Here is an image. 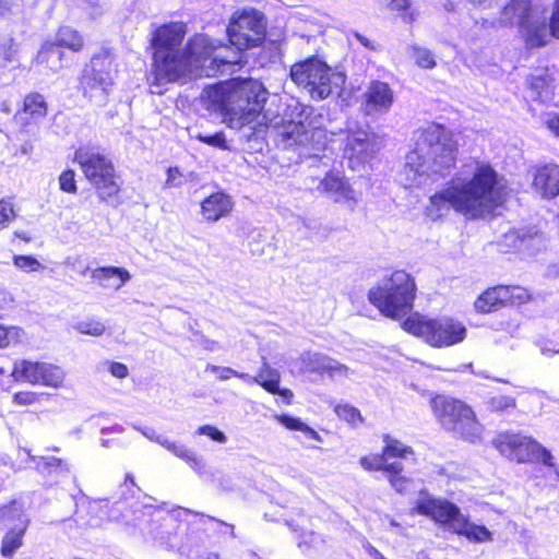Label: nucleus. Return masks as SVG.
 <instances>
[{
    "mask_svg": "<svg viewBox=\"0 0 559 559\" xmlns=\"http://www.w3.org/2000/svg\"><path fill=\"white\" fill-rule=\"evenodd\" d=\"M507 197V187L489 165L477 164L471 176L454 177L447 188L429 199L426 214L436 221L451 210L475 219L486 217L500 207Z\"/></svg>",
    "mask_w": 559,
    "mask_h": 559,
    "instance_id": "2",
    "label": "nucleus"
},
{
    "mask_svg": "<svg viewBox=\"0 0 559 559\" xmlns=\"http://www.w3.org/2000/svg\"><path fill=\"white\" fill-rule=\"evenodd\" d=\"M75 174L73 170H64L60 176H59V186H60V189L63 191V192H67V193H75L78 188H76V183H75Z\"/></svg>",
    "mask_w": 559,
    "mask_h": 559,
    "instance_id": "51",
    "label": "nucleus"
},
{
    "mask_svg": "<svg viewBox=\"0 0 559 559\" xmlns=\"http://www.w3.org/2000/svg\"><path fill=\"white\" fill-rule=\"evenodd\" d=\"M234 207L233 199L222 191L212 193L201 203V215L210 223L219 221L229 215Z\"/></svg>",
    "mask_w": 559,
    "mask_h": 559,
    "instance_id": "23",
    "label": "nucleus"
},
{
    "mask_svg": "<svg viewBox=\"0 0 559 559\" xmlns=\"http://www.w3.org/2000/svg\"><path fill=\"white\" fill-rule=\"evenodd\" d=\"M507 290L504 285L493 286L485 290L474 302L477 312L488 313L506 305Z\"/></svg>",
    "mask_w": 559,
    "mask_h": 559,
    "instance_id": "28",
    "label": "nucleus"
},
{
    "mask_svg": "<svg viewBox=\"0 0 559 559\" xmlns=\"http://www.w3.org/2000/svg\"><path fill=\"white\" fill-rule=\"evenodd\" d=\"M518 450L513 461L518 463L542 462L545 465H552V455L540 443L531 437L521 435Z\"/></svg>",
    "mask_w": 559,
    "mask_h": 559,
    "instance_id": "22",
    "label": "nucleus"
},
{
    "mask_svg": "<svg viewBox=\"0 0 559 559\" xmlns=\"http://www.w3.org/2000/svg\"><path fill=\"white\" fill-rule=\"evenodd\" d=\"M4 292L0 288V310L3 309ZM23 329L14 325L0 324V348L15 346L24 340Z\"/></svg>",
    "mask_w": 559,
    "mask_h": 559,
    "instance_id": "31",
    "label": "nucleus"
},
{
    "mask_svg": "<svg viewBox=\"0 0 559 559\" xmlns=\"http://www.w3.org/2000/svg\"><path fill=\"white\" fill-rule=\"evenodd\" d=\"M380 150V143L373 134L366 130H356L348 133L344 147V156L348 159L349 167L358 170Z\"/></svg>",
    "mask_w": 559,
    "mask_h": 559,
    "instance_id": "16",
    "label": "nucleus"
},
{
    "mask_svg": "<svg viewBox=\"0 0 559 559\" xmlns=\"http://www.w3.org/2000/svg\"><path fill=\"white\" fill-rule=\"evenodd\" d=\"M521 433L510 431L499 432L491 441L492 447L507 459L513 461L514 454L518 450L519 439Z\"/></svg>",
    "mask_w": 559,
    "mask_h": 559,
    "instance_id": "30",
    "label": "nucleus"
},
{
    "mask_svg": "<svg viewBox=\"0 0 559 559\" xmlns=\"http://www.w3.org/2000/svg\"><path fill=\"white\" fill-rule=\"evenodd\" d=\"M133 428L140 431L148 440L158 443L177 457L186 461L193 469L201 471L203 468V459L198 456L193 451L189 450L183 444H179L166 437L157 435L156 431L150 427L133 426Z\"/></svg>",
    "mask_w": 559,
    "mask_h": 559,
    "instance_id": "21",
    "label": "nucleus"
},
{
    "mask_svg": "<svg viewBox=\"0 0 559 559\" xmlns=\"http://www.w3.org/2000/svg\"><path fill=\"white\" fill-rule=\"evenodd\" d=\"M228 38L237 51L233 56H225L216 50L222 57L233 60L240 57V61L234 64L225 66L221 69L219 74L226 72H235L236 68L240 69L243 60V50L258 46L265 36V25L263 14L253 9H243L235 12L227 27Z\"/></svg>",
    "mask_w": 559,
    "mask_h": 559,
    "instance_id": "12",
    "label": "nucleus"
},
{
    "mask_svg": "<svg viewBox=\"0 0 559 559\" xmlns=\"http://www.w3.org/2000/svg\"><path fill=\"white\" fill-rule=\"evenodd\" d=\"M352 36L361 45L364 46L365 48L369 49V50H374L376 47L373 45V43L367 38L365 35L358 33V32H353L352 33Z\"/></svg>",
    "mask_w": 559,
    "mask_h": 559,
    "instance_id": "56",
    "label": "nucleus"
},
{
    "mask_svg": "<svg viewBox=\"0 0 559 559\" xmlns=\"http://www.w3.org/2000/svg\"><path fill=\"white\" fill-rule=\"evenodd\" d=\"M109 371L114 377H116L118 379H123L129 373L128 367L121 362H111L110 367H109Z\"/></svg>",
    "mask_w": 559,
    "mask_h": 559,
    "instance_id": "55",
    "label": "nucleus"
},
{
    "mask_svg": "<svg viewBox=\"0 0 559 559\" xmlns=\"http://www.w3.org/2000/svg\"><path fill=\"white\" fill-rule=\"evenodd\" d=\"M197 433L201 435V436H206V437L211 438L213 441L218 442V443L227 442L226 435L212 425H203V426L199 427L197 430Z\"/></svg>",
    "mask_w": 559,
    "mask_h": 559,
    "instance_id": "50",
    "label": "nucleus"
},
{
    "mask_svg": "<svg viewBox=\"0 0 559 559\" xmlns=\"http://www.w3.org/2000/svg\"><path fill=\"white\" fill-rule=\"evenodd\" d=\"M118 69L108 50L95 53L83 68L80 87L84 97L97 106H105L112 93Z\"/></svg>",
    "mask_w": 559,
    "mask_h": 559,
    "instance_id": "13",
    "label": "nucleus"
},
{
    "mask_svg": "<svg viewBox=\"0 0 559 559\" xmlns=\"http://www.w3.org/2000/svg\"><path fill=\"white\" fill-rule=\"evenodd\" d=\"M91 277L104 288L119 290L131 280V274L123 267L100 266L92 271Z\"/></svg>",
    "mask_w": 559,
    "mask_h": 559,
    "instance_id": "26",
    "label": "nucleus"
},
{
    "mask_svg": "<svg viewBox=\"0 0 559 559\" xmlns=\"http://www.w3.org/2000/svg\"><path fill=\"white\" fill-rule=\"evenodd\" d=\"M533 188L545 199L559 194V165H545L538 168L533 178Z\"/></svg>",
    "mask_w": 559,
    "mask_h": 559,
    "instance_id": "24",
    "label": "nucleus"
},
{
    "mask_svg": "<svg viewBox=\"0 0 559 559\" xmlns=\"http://www.w3.org/2000/svg\"><path fill=\"white\" fill-rule=\"evenodd\" d=\"M205 370L216 374L217 379L221 381H226V380L230 379L231 377H236V378H239L248 383H253L252 376H250L249 373L239 372L230 367H221V366L209 364L206 366Z\"/></svg>",
    "mask_w": 559,
    "mask_h": 559,
    "instance_id": "38",
    "label": "nucleus"
},
{
    "mask_svg": "<svg viewBox=\"0 0 559 559\" xmlns=\"http://www.w3.org/2000/svg\"><path fill=\"white\" fill-rule=\"evenodd\" d=\"M182 185V175L178 168H168L167 179L165 182L166 188H176Z\"/></svg>",
    "mask_w": 559,
    "mask_h": 559,
    "instance_id": "53",
    "label": "nucleus"
},
{
    "mask_svg": "<svg viewBox=\"0 0 559 559\" xmlns=\"http://www.w3.org/2000/svg\"><path fill=\"white\" fill-rule=\"evenodd\" d=\"M535 345L544 356L559 354V348L551 341L540 338L535 342Z\"/></svg>",
    "mask_w": 559,
    "mask_h": 559,
    "instance_id": "52",
    "label": "nucleus"
},
{
    "mask_svg": "<svg viewBox=\"0 0 559 559\" xmlns=\"http://www.w3.org/2000/svg\"><path fill=\"white\" fill-rule=\"evenodd\" d=\"M195 139H198L200 142H203L207 145L218 147L222 150H228L227 142H226V139H225V135L223 132H217L212 135H204V134L199 133L195 135Z\"/></svg>",
    "mask_w": 559,
    "mask_h": 559,
    "instance_id": "49",
    "label": "nucleus"
},
{
    "mask_svg": "<svg viewBox=\"0 0 559 559\" xmlns=\"http://www.w3.org/2000/svg\"><path fill=\"white\" fill-rule=\"evenodd\" d=\"M13 265L22 272L34 273L44 269V265L33 255L15 254Z\"/></svg>",
    "mask_w": 559,
    "mask_h": 559,
    "instance_id": "40",
    "label": "nucleus"
},
{
    "mask_svg": "<svg viewBox=\"0 0 559 559\" xmlns=\"http://www.w3.org/2000/svg\"><path fill=\"white\" fill-rule=\"evenodd\" d=\"M122 431H123V427H121L119 425H116V426L110 427V428H103L102 429L103 433H106V432H117V433H120Z\"/></svg>",
    "mask_w": 559,
    "mask_h": 559,
    "instance_id": "60",
    "label": "nucleus"
},
{
    "mask_svg": "<svg viewBox=\"0 0 559 559\" xmlns=\"http://www.w3.org/2000/svg\"><path fill=\"white\" fill-rule=\"evenodd\" d=\"M545 123L547 128L555 133L557 136H559V117L558 116H549Z\"/></svg>",
    "mask_w": 559,
    "mask_h": 559,
    "instance_id": "57",
    "label": "nucleus"
},
{
    "mask_svg": "<svg viewBox=\"0 0 559 559\" xmlns=\"http://www.w3.org/2000/svg\"><path fill=\"white\" fill-rule=\"evenodd\" d=\"M85 178L97 190L102 200L116 195L120 190L112 162L104 154L91 150L79 148L74 154Z\"/></svg>",
    "mask_w": 559,
    "mask_h": 559,
    "instance_id": "14",
    "label": "nucleus"
},
{
    "mask_svg": "<svg viewBox=\"0 0 559 559\" xmlns=\"http://www.w3.org/2000/svg\"><path fill=\"white\" fill-rule=\"evenodd\" d=\"M276 418L287 429L302 431L310 436L312 439H318V433L312 428L304 424L300 419L290 417L288 415H280L276 416Z\"/></svg>",
    "mask_w": 559,
    "mask_h": 559,
    "instance_id": "43",
    "label": "nucleus"
},
{
    "mask_svg": "<svg viewBox=\"0 0 559 559\" xmlns=\"http://www.w3.org/2000/svg\"><path fill=\"white\" fill-rule=\"evenodd\" d=\"M415 146L405 156L401 182L405 187L424 185L433 175L450 170L456 160L453 133L439 123H429L414 133Z\"/></svg>",
    "mask_w": 559,
    "mask_h": 559,
    "instance_id": "3",
    "label": "nucleus"
},
{
    "mask_svg": "<svg viewBox=\"0 0 559 559\" xmlns=\"http://www.w3.org/2000/svg\"><path fill=\"white\" fill-rule=\"evenodd\" d=\"M210 519H211V520H214V521H216V522H218V523H219V524H222V525H225V526L229 527V528H230V535H231V537H235L234 525H231V524H227V523H225V522H223V521H221V520H216V519H214V518H210Z\"/></svg>",
    "mask_w": 559,
    "mask_h": 559,
    "instance_id": "62",
    "label": "nucleus"
},
{
    "mask_svg": "<svg viewBox=\"0 0 559 559\" xmlns=\"http://www.w3.org/2000/svg\"><path fill=\"white\" fill-rule=\"evenodd\" d=\"M14 218L13 204L8 200H0V230L7 228Z\"/></svg>",
    "mask_w": 559,
    "mask_h": 559,
    "instance_id": "48",
    "label": "nucleus"
},
{
    "mask_svg": "<svg viewBox=\"0 0 559 559\" xmlns=\"http://www.w3.org/2000/svg\"><path fill=\"white\" fill-rule=\"evenodd\" d=\"M394 92L382 81H371L362 94L361 109L367 116H380L390 111L394 104Z\"/></svg>",
    "mask_w": 559,
    "mask_h": 559,
    "instance_id": "18",
    "label": "nucleus"
},
{
    "mask_svg": "<svg viewBox=\"0 0 559 559\" xmlns=\"http://www.w3.org/2000/svg\"><path fill=\"white\" fill-rule=\"evenodd\" d=\"M472 3L483 8H491L497 1L496 0H469Z\"/></svg>",
    "mask_w": 559,
    "mask_h": 559,
    "instance_id": "58",
    "label": "nucleus"
},
{
    "mask_svg": "<svg viewBox=\"0 0 559 559\" xmlns=\"http://www.w3.org/2000/svg\"><path fill=\"white\" fill-rule=\"evenodd\" d=\"M24 530L9 531L2 538L1 555L10 558L23 545Z\"/></svg>",
    "mask_w": 559,
    "mask_h": 559,
    "instance_id": "35",
    "label": "nucleus"
},
{
    "mask_svg": "<svg viewBox=\"0 0 559 559\" xmlns=\"http://www.w3.org/2000/svg\"><path fill=\"white\" fill-rule=\"evenodd\" d=\"M252 382L259 384L271 394H277L290 403L294 394L289 389H281V373L277 369L271 367L269 362L263 359L262 366L258 373L252 378Z\"/></svg>",
    "mask_w": 559,
    "mask_h": 559,
    "instance_id": "25",
    "label": "nucleus"
},
{
    "mask_svg": "<svg viewBox=\"0 0 559 559\" xmlns=\"http://www.w3.org/2000/svg\"><path fill=\"white\" fill-rule=\"evenodd\" d=\"M372 556H373V559H386L380 551H378L377 549H372Z\"/></svg>",
    "mask_w": 559,
    "mask_h": 559,
    "instance_id": "63",
    "label": "nucleus"
},
{
    "mask_svg": "<svg viewBox=\"0 0 559 559\" xmlns=\"http://www.w3.org/2000/svg\"><path fill=\"white\" fill-rule=\"evenodd\" d=\"M318 192L326 195L335 203L354 209L359 201V193L348 179L338 173H328L317 186Z\"/></svg>",
    "mask_w": 559,
    "mask_h": 559,
    "instance_id": "17",
    "label": "nucleus"
},
{
    "mask_svg": "<svg viewBox=\"0 0 559 559\" xmlns=\"http://www.w3.org/2000/svg\"><path fill=\"white\" fill-rule=\"evenodd\" d=\"M360 466L369 472L372 471H382L384 473H389L390 471H397L399 469V462H388V457L385 453L380 454H369L366 456H362L359 460Z\"/></svg>",
    "mask_w": 559,
    "mask_h": 559,
    "instance_id": "32",
    "label": "nucleus"
},
{
    "mask_svg": "<svg viewBox=\"0 0 559 559\" xmlns=\"http://www.w3.org/2000/svg\"><path fill=\"white\" fill-rule=\"evenodd\" d=\"M84 46L82 35L70 26H61L56 33L53 41H47L38 52L37 60L41 63H49L50 58L57 57L59 60L63 57V51L58 47L68 48L74 52L80 51Z\"/></svg>",
    "mask_w": 559,
    "mask_h": 559,
    "instance_id": "19",
    "label": "nucleus"
},
{
    "mask_svg": "<svg viewBox=\"0 0 559 559\" xmlns=\"http://www.w3.org/2000/svg\"><path fill=\"white\" fill-rule=\"evenodd\" d=\"M409 49L413 60L419 68L431 70L437 66L435 56L428 48L412 46Z\"/></svg>",
    "mask_w": 559,
    "mask_h": 559,
    "instance_id": "37",
    "label": "nucleus"
},
{
    "mask_svg": "<svg viewBox=\"0 0 559 559\" xmlns=\"http://www.w3.org/2000/svg\"><path fill=\"white\" fill-rule=\"evenodd\" d=\"M304 119L284 123L277 131V142L300 158H318L328 148L326 130L321 127L322 116L312 108L302 109Z\"/></svg>",
    "mask_w": 559,
    "mask_h": 559,
    "instance_id": "5",
    "label": "nucleus"
},
{
    "mask_svg": "<svg viewBox=\"0 0 559 559\" xmlns=\"http://www.w3.org/2000/svg\"><path fill=\"white\" fill-rule=\"evenodd\" d=\"M102 445L103 447H108L109 445V441L108 440H103Z\"/></svg>",
    "mask_w": 559,
    "mask_h": 559,
    "instance_id": "64",
    "label": "nucleus"
},
{
    "mask_svg": "<svg viewBox=\"0 0 559 559\" xmlns=\"http://www.w3.org/2000/svg\"><path fill=\"white\" fill-rule=\"evenodd\" d=\"M123 486L127 487V488L135 486L134 478H133V476L131 474H127L126 475V479H124Z\"/></svg>",
    "mask_w": 559,
    "mask_h": 559,
    "instance_id": "61",
    "label": "nucleus"
},
{
    "mask_svg": "<svg viewBox=\"0 0 559 559\" xmlns=\"http://www.w3.org/2000/svg\"><path fill=\"white\" fill-rule=\"evenodd\" d=\"M11 376L16 382L45 388L60 389L66 380V371L60 366L28 359L16 360Z\"/></svg>",
    "mask_w": 559,
    "mask_h": 559,
    "instance_id": "15",
    "label": "nucleus"
},
{
    "mask_svg": "<svg viewBox=\"0 0 559 559\" xmlns=\"http://www.w3.org/2000/svg\"><path fill=\"white\" fill-rule=\"evenodd\" d=\"M231 79L228 81L219 82L216 85L205 87L202 93V98L219 108L227 120V100L231 90Z\"/></svg>",
    "mask_w": 559,
    "mask_h": 559,
    "instance_id": "29",
    "label": "nucleus"
},
{
    "mask_svg": "<svg viewBox=\"0 0 559 559\" xmlns=\"http://www.w3.org/2000/svg\"><path fill=\"white\" fill-rule=\"evenodd\" d=\"M74 328L81 334H87L92 336H99L106 330L105 324L96 319L80 321L75 324Z\"/></svg>",
    "mask_w": 559,
    "mask_h": 559,
    "instance_id": "45",
    "label": "nucleus"
},
{
    "mask_svg": "<svg viewBox=\"0 0 559 559\" xmlns=\"http://www.w3.org/2000/svg\"><path fill=\"white\" fill-rule=\"evenodd\" d=\"M419 514L430 516L436 522L444 525L451 532L466 537L473 543H485L492 540L491 532L484 525L468 521L460 508L444 499H435L421 493L414 508Z\"/></svg>",
    "mask_w": 559,
    "mask_h": 559,
    "instance_id": "6",
    "label": "nucleus"
},
{
    "mask_svg": "<svg viewBox=\"0 0 559 559\" xmlns=\"http://www.w3.org/2000/svg\"><path fill=\"white\" fill-rule=\"evenodd\" d=\"M186 34L182 22L166 23L153 32V85L216 76L223 67L240 61V57L229 60L216 53L222 43L205 34H195L182 47Z\"/></svg>",
    "mask_w": 559,
    "mask_h": 559,
    "instance_id": "1",
    "label": "nucleus"
},
{
    "mask_svg": "<svg viewBox=\"0 0 559 559\" xmlns=\"http://www.w3.org/2000/svg\"><path fill=\"white\" fill-rule=\"evenodd\" d=\"M487 407L491 412H504L514 408L516 403L512 396L509 395H495L487 400Z\"/></svg>",
    "mask_w": 559,
    "mask_h": 559,
    "instance_id": "46",
    "label": "nucleus"
},
{
    "mask_svg": "<svg viewBox=\"0 0 559 559\" xmlns=\"http://www.w3.org/2000/svg\"><path fill=\"white\" fill-rule=\"evenodd\" d=\"M304 372L328 374L330 378H347L350 369L321 353L306 352L300 356Z\"/></svg>",
    "mask_w": 559,
    "mask_h": 559,
    "instance_id": "20",
    "label": "nucleus"
},
{
    "mask_svg": "<svg viewBox=\"0 0 559 559\" xmlns=\"http://www.w3.org/2000/svg\"><path fill=\"white\" fill-rule=\"evenodd\" d=\"M382 441L384 443L383 453H385L386 457H401L407 459L409 455H414V450L412 447L402 443L400 440L391 437L390 435H384L382 437Z\"/></svg>",
    "mask_w": 559,
    "mask_h": 559,
    "instance_id": "34",
    "label": "nucleus"
},
{
    "mask_svg": "<svg viewBox=\"0 0 559 559\" xmlns=\"http://www.w3.org/2000/svg\"><path fill=\"white\" fill-rule=\"evenodd\" d=\"M231 90L227 100V122L240 129L260 116L269 93L263 84L253 79H231Z\"/></svg>",
    "mask_w": 559,
    "mask_h": 559,
    "instance_id": "8",
    "label": "nucleus"
},
{
    "mask_svg": "<svg viewBox=\"0 0 559 559\" xmlns=\"http://www.w3.org/2000/svg\"><path fill=\"white\" fill-rule=\"evenodd\" d=\"M430 406L440 425L455 437L471 443L481 439L484 426L477 420L471 406L445 395L430 400Z\"/></svg>",
    "mask_w": 559,
    "mask_h": 559,
    "instance_id": "10",
    "label": "nucleus"
},
{
    "mask_svg": "<svg viewBox=\"0 0 559 559\" xmlns=\"http://www.w3.org/2000/svg\"><path fill=\"white\" fill-rule=\"evenodd\" d=\"M391 3L395 9H404L408 4V0H391Z\"/></svg>",
    "mask_w": 559,
    "mask_h": 559,
    "instance_id": "59",
    "label": "nucleus"
},
{
    "mask_svg": "<svg viewBox=\"0 0 559 559\" xmlns=\"http://www.w3.org/2000/svg\"><path fill=\"white\" fill-rule=\"evenodd\" d=\"M334 412L338 418L345 420L354 427L360 425L364 421V417L361 416L359 409L350 404H337L334 407Z\"/></svg>",
    "mask_w": 559,
    "mask_h": 559,
    "instance_id": "39",
    "label": "nucleus"
},
{
    "mask_svg": "<svg viewBox=\"0 0 559 559\" xmlns=\"http://www.w3.org/2000/svg\"><path fill=\"white\" fill-rule=\"evenodd\" d=\"M83 9L86 10L93 19L100 16L105 11L102 4L93 0H85Z\"/></svg>",
    "mask_w": 559,
    "mask_h": 559,
    "instance_id": "54",
    "label": "nucleus"
},
{
    "mask_svg": "<svg viewBox=\"0 0 559 559\" xmlns=\"http://www.w3.org/2000/svg\"><path fill=\"white\" fill-rule=\"evenodd\" d=\"M499 23L503 26H516L527 45L543 46L550 36L559 38V0L548 23L544 5L531 0H510L500 13Z\"/></svg>",
    "mask_w": 559,
    "mask_h": 559,
    "instance_id": "4",
    "label": "nucleus"
},
{
    "mask_svg": "<svg viewBox=\"0 0 559 559\" xmlns=\"http://www.w3.org/2000/svg\"><path fill=\"white\" fill-rule=\"evenodd\" d=\"M45 393H38L33 391H21L16 392L12 396V401L19 406H29L39 403Z\"/></svg>",
    "mask_w": 559,
    "mask_h": 559,
    "instance_id": "47",
    "label": "nucleus"
},
{
    "mask_svg": "<svg viewBox=\"0 0 559 559\" xmlns=\"http://www.w3.org/2000/svg\"><path fill=\"white\" fill-rule=\"evenodd\" d=\"M23 109L34 118H43L47 114V104L43 95L33 93L25 97Z\"/></svg>",
    "mask_w": 559,
    "mask_h": 559,
    "instance_id": "36",
    "label": "nucleus"
},
{
    "mask_svg": "<svg viewBox=\"0 0 559 559\" xmlns=\"http://www.w3.org/2000/svg\"><path fill=\"white\" fill-rule=\"evenodd\" d=\"M542 241L540 236L537 234L528 235L527 233H523L520 230H509L507 231L501 240L499 241L500 250L503 252H509L512 250H530L533 246L539 243Z\"/></svg>",
    "mask_w": 559,
    "mask_h": 559,
    "instance_id": "27",
    "label": "nucleus"
},
{
    "mask_svg": "<svg viewBox=\"0 0 559 559\" xmlns=\"http://www.w3.org/2000/svg\"><path fill=\"white\" fill-rule=\"evenodd\" d=\"M415 295L414 278L405 271H395L369 290L368 299L383 316L400 319L413 309Z\"/></svg>",
    "mask_w": 559,
    "mask_h": 559,
    "instance_id": "7",
    "label": "nucleus"
},
{
    "mask_svg": "<svg viewBox=\"0 0 559 559\" xmlns=\"http://www.w3.org/2000/svg\"><path fill=\"white\" fill-rule=\"evenodd\" d=\"M402 328L436 348L462 343L467 334L466 326L456 319L451 317L429 318L420 313L411 314L402 323Z\"/></svg>",
    "mask_w": 559,
    "mask_h": 559,
    "instance_id": "11",
    "label": "nucleus"
},
{
    "mask_svg": "<svg viewBox=\"0 0 559 559\" xmlns=\"http://www.w3.org/2000/svg\"><path fill=\"white\" fill-rule=\"evenodd\" d=\"M403 465L399 463L397 471H390L388 475V479L391 486L400 493H404L409 489L411 479L402 475Z\"/></svg>",
    "mask_w": 559,
    "mask_h": 559,
    "instance_id": "44",
    "label": "nucleus"
},
{
    "mask_svg": "<svg viewBox=\"0 0 559 559\" xmlns=\"http://www.w3.org/2000/svg\"><path fill=\"white\" fill-rule=\"evenodd\" d=\"M289 75L314 100L328 98L335 90L342 88L346 80L345 74L334 71L317 57L294 63Z\"/></svg>",
    "mask_w": 559,
    "mask_h": 559,
    "instance_id": "9",
    "label": "nucleus"
},
{
    "mask_svg": "<svg viewBox=\"0 0 559 559\" xmlns=\"http://www.w3.org/2000/svg\"><path fill=\"white\" fill-rule=\"evenodd\" d=\"M33 462L36 464L37 468L41 473L47 474H67L70 472V464L59 457L55 456H39V457H32Z\"/></svg>",
    "mask_w": 559,
    "mask_h": 559,
    "instance_id": "33",
    "label": "nucleus"
},
{
    "mask_svg": "<svg viewBox=\"0 0 559 559\" xmlns=\"http://www.w3.org/2000/svg\"><path fill=\"white\" fill-rule=\"evenodd\" d=\"M531 98L533 100L546 102L550 98V91L544 78H533L530 83Z\"/></svg>",
    "mask_w": 559,
    "mask_h": 559,
    "instance_id": "42",
    "label": "nucleus"
},
{
    "mask_svg": "<svg viewBox=\"0 0 559 559\" xmlns=\"http://www.w3.org/2000/svg\"><path fill=\"white\" fill-rule=\"evenodd\" d=\"M507 290L504 302L510 305H523L531 300L528 290L521 286H504Z\"/></svg>",
    "mask_w": 559,
    "mask_h": 559,
    "instance_id": "41",
    "label": "nucleus"
}]
</instances>
